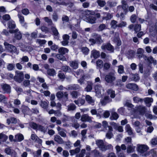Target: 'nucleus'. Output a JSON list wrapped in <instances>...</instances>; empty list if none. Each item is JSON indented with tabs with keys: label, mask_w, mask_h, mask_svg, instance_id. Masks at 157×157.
Segmentation results:
<instances>
[{
	"label": "nucleus",
	"mask_w": 157,
	"mask_h": 157,
	"mask_svg": "<svg viewBox=\"0 0 157 157\" xmlns=\"http://www.w3.org/2000/svg\"><path fill=\"white\" fill-rule=\"evenodd\" d=\"M105 79L107 83H112L115 80L116 77L114 73L110 72L105 75Z\"/></svg>",
	"instance_id": "nucleus-1"
},
{
	"label": "nucleus",
	"mask_w": 157,
	"mask_h": 157,
	"mask_svg": "<svg viewBox=\"0 0 157 157\" xmlns=\"http://www.w3.org/2000/svg\"><path fill=\"white\" fill-rule=\"evenodd\" d=\"M24 79V74L22 72L16 71L15 75L14 77V79L16 82H21Z\"/></svg>",
	"instance_id": "nucleus-2"
},
{
	"label": "nucleus",
	"mask_w": 157,
	"mask_h": 157,
	"mask_svg": "<svg viewBox=\"0 0 157 157\" xmlns=\"http://www.w3.org/2000/svg\"><path fill=\"white\" fill-rule=\"evenodd\" d=\"M9 32L11 33H14V37L16 40H19L22 38L21 33L18 29L13 30H10Z\"/></svg>",
	"instance_id": "nucleus-3"
},
{
	"label": "nucleus",
	"mask_w": 157,
	"mask_h": 157,
	"mask_svg": "<svg viewBox=\"0 0 157 157\" xmlns=\"http://www.w3.org/2000/svg\"><path fill=\"white\" fill-rule=\"evenodd\" d=\"M94 89L96 95L98 97H100L101 95V93L104 91V89L100 85H96L94 86Z\"/></svg>",
	"instance_id": "nucleus-4"
},
{
	"label": "nucleus",
	"mask_w": 157,
	"mask_h": 157,
	"mask_svg": "<svg viewBox=\"0 0 157 157\" xmlns=\"http://www.w3.org/2000/svg\"><path fill=\"white\" fill-rule=\"evenodd\" d=\"M137 146V151L141 153H144L148 149V147L144 144H138Z\"/></svg>",
	"instance_id": "nucleus-5"
},
{
	"label": "nucleus",
	"mask_w": 157,
	"mask_h": 157,
	"mask_svg": "<svg viewBox=\"0 0 157 157\" xmlns=\"http://www.w3.org/2000/svg\"><path fill=\"white\" fill-rule=\"evenodd\" d=\"M4 45L6 48L10 52H15L16 51V48L13 45L9 44L6 42L4 43Z\"/></svg>",
	"instance_id": "nucleus-6"
},
{
	"label": "nucleus",
	"mask_w": 157,
	"mask_h": 157,
	"mask_svg": "<svg viewBox=\"0 0 157 157\" xmlns=\"http://www.w3.org/2000/svg\"><path fill=\"white\" fill-rule=\"evenodd\" d=\"M81 120L82 122L87 121L90 123L92 121V117L86 114H84L81 116Z\"/></svg>",
	"instance_id": "nucleus-7"
},
{
	"label": "nucleus",
	"mask_w": 157,
	"mask_h": 157,
	"mask_svg": "<svg viewBox=\"0 0 157 157\" xmlns=\"http://www.w3.org/2000/svg\"><path fill=\"white\" fill-rule=\"evenodd\" d=\"M101 48L102 50L106 49L111 52H113L114 50L113 47L109 43L107 44H103L101 46Z\"/></svg>",
	"instance_id": "nucleus-8"
},
{
	"label": "nucleus",
	"mask_w": 157,
	"mask_h": 157,
	"mask_svg": "<svg viewBox=\"0 0 157 157\" xmlns=\"http://www.w3.org/2000/svg\"><path fill=\"white\" fill-rule=\"evenodd\" d=\"M57 129L58 132V134L61 136L63 137H66L67 136V135L65 132H66L65 129L62 128L59 126H58L57 128Z\"/></svg>",
	"instance_id": "nucleus-9"
},
{
	"label": "nucleus",
	"mask_w": 157,
	"mask_h": 157,
	"mask_svg": "<svg viewBox=\"0 0 157 157\" xmlns=\"http://www.w3.org/2000/svg\"><path fill=\"white\" fill-rule=\"evenodd\" d=\"M19 19V21L22 26L26 28L27 27V23L25 22L24 17L21 14H18L17 15Z\"/></svg>",
	"instance_id": "nucleus-10"
},
{
	"label": "nucleus",
	"mask_w": 157,
	"mask_h": 157,
	"mask_svg": "<svg viewBox=\"0 0 157 157\" xmlns=\"http://www.w3.org/2000/svg\"><path fill=\"white\" fill-rule=\"evenodd\" d=\"M93 37L95 39L96 43L98 44H101L103 41L101 38V36L97 34H94L93 35Z\"/></svg>",
	"instance_id": "nucleus-11"
},
{
	"label": "nucleus",
	"mask_w": 157,
	"mask_h": 157,
	"mask_svg": "<svg viewBox=\"0 0 157 157\" xmlns=\"http://www.w3.org/2000/svg\"><path fill=\"white\" fill-rule=\"evenodd\" d=\"M126 87L127 89L136 91L138 89V86L134 83H129L126 85Z\"/></svg>",
	"instance_id": "nucleus-12"
},
{
	"label": "nucleus",
	"mask_w": 157,
	"mask_h": 157,
	"mask_svg": "<svg viewBox=\"0 0 157 157\" xmlns=\"http://www.w3.org/2000/svg\"><path fill=\"white\" fill-rule=\"evenodd\" d=\"M2 88L5 93H10L11 92V87L7 84L2 85Z\"/></svg>",
	"instance_id": "nucleus-13"
},
{
	"label": "nucleus",
	"mask_w": 157,
	"mask_h": 157,
	"mask_svg": "<svg viewBox=\"0 0 157 157\" xmlns=\"http://www.w3.org/2000/svg\"><path fill=\"white\" fill-rule=\"evenodd\" d=\"M85 20L87 22L93 24L96 23V19L95 17L89 16L88 17H86V18Z\"/></svg>",
	"instance_id": "nucleus-14"
},
{
	"label": "nucleus",
	"mask_w": 157,
	"mask_h": 157,
	"mask_svg": "<svg viewBox=\"0 0 157 157\" xmlns=\"http://www.w3.org/2000/svg\"><path fill=\"white\" fill-rule=\"evenodd\" d=\"M114 41L116 43L117 46H120L121 44V42L119 38V34L118 33H116L113 39Z\"/></svg>",
	"instance_id": "nucleus-15"
},
{
	"label": "nucleus",
	"mask_w": 157,
	"mask_h": 157,
	"mask_svg": "<svg viewBox=\"0 0 157 157\" xmlns=\"http://www.w3.org/2000/svg\"><path fill=\"white\" fill-rule=\"evenodd\" d=\"M4 152L7 155H12L16 154L15 151L14 150L12 149L11 147H10L6 148L5 149Z\"/></svg>",
	"instance_id": "nucleus-16"
},
{
	"label": "nucleus",
	"mask_w": 157,
	"mask_h": 157,
	"mask_svg": "<svg viewBox=\"0 0 157 157\" xmlns=\"http://www.w3.org/2000/svg\"><path fill=\"white\" fill-rule=\"evenodd\" d=\"M40 105L42 108L45 109L46 111H48L49 104L47 101L41 100L40 101Z\"/></svg>",
	"instance_id": "nucleus-17"
},
{
	"label": "nucleus",
	"mask_w": 157,
	"mask_h": 157,
	"mask_svg": "<svg viewBox=\"0 0 157 157\" xmlns=\"http://www.w3.org/2000/svg\"><path fill=\"white\" fill-rule=\"evenodd\" d=\"M54 140L58 144H62L64 143L63 139L60 136L58 135H56L54 136Z\"/></svg>",
	"instance_id": "nucleus-18"
},
{
	"label": "nucleus",
	"mask_w": 157,
	"mask_h": 157,
	"mask_svg": "<svg viewBox=\"0 0 157 157\" xmlns=\"http://www.w3.org/2000/svg\"><path fill=\"white\" fill-rule=\"evenodd\" d=\"M85 99L88 103L92 105H94L95 101L89 95H86V96Z\"/></svg>",
	"instance_id": "nucleus-19"
},
{
	"label": "nucleus",
	"mask_w": 157,
	"mask_h": 157,
	"mask_svg": "<svg viewBox=\"0 0 157 157\" xmlns=\"http://www.w3.org/2000/svg\"><path fill=\"white\" fill-rule=\"evenodd\" d=\"M100 53L99 51L94 49L91 52V57L93 56L94 58L96 59L99 56Z\"/></svg>",
	"instance_id": "nucleus-20"
},
{
	"label": "nucleus",
	"mask_w": 157,
	"mask_h": 157,
	"mask_svg": "<svg viewBox=\"0 0 157 157\" xmlns=\"http://www.w3.org/2000/svg\"><path fill=\"white\" fill-rule=\"evenodd\" d=\"M144 101L146 104V105L150 107L151 105V103L153 101V99L152 98H146L144 99Z\"/></svg>",
	"instance_id": "nucleus-21"
},
{
	"label": "nucleus",
	"mask_w": 157,
	"mask_h": 157,
	"mask_svg": "<svg viewBox=\"0 0 157 157\" xmlns=\"http://www.w3.org/2000/svg\"><path fill=\"white\" fill-rule=\"evenodd\" d=\"M82 14L85 16H90V15H94L95 14V12L92 10H85L84 11H82Z\"/></svg>",
	"instance_id": "nucleus-22"
},
{
	"label": "nucleus",
	"mask_w": 157,
	"mask_h": 157,
	"mask_svg": "<svg viewBox=\"0 0 157 157\" xmlns=\"http://www.w3.org/2000/svg\"><path fill=\"white\" fill-rule=\"evenodd\" d=\"M96 144L99 147V148H100L101 149L102 151L103 148V147L104 145L103 141L102 140H97L96 141Z\"/></svg>",
	"instance_id": "nucleus-23"
},
{
	"label": "nucleus",
	"mask_w": 157,
	"mask_h": 157,
	"mask_svg": "<svg viewBox=\"0 0 157 157\" xmlns=\"http://www.w3.org/2000/svg\"><path fill=\"white\" fill-rule=\"evenodd\" d=\"M6 121L8 125H9L11 123L14 124L16 123L17 122V120L16 118L13 117H11L9 119H7Z\"/></svg>",
	"instance_id": "nucleus-24"
},
{
	"label": "nucleus",
	"mask_w": 157,
	"mask_h": 157,
	"mask_svg": "<svg viewBox=\"0 0 157 157\" xmlns=\"http://www.w3.org/2000/svg\"><path fill=\"white\" fill-rule=\"evenodd\" d=\"M80 88V86L77 84H72L69 85L68 88L67 89V90H77Z\"/></svg>",
	"instance_id": "nucleus-25"
},
{
	"label": "nucleus",
	"mask_w": 157,
	"mask_h": 157,
	"mask_svg": "<svg viewBox=\"0 0 157 157\" xmlns=\"http://www.w3.org/2000/svg\"><path fill=\"white\" fill-rule=\"evenodd\" d=\"M47 74L49 76H53L56 75V73L54 69L51 68L47 70Z\"/></svg>",
	"instance_id": "nucleus-26"
},
{
	"label": "nucleus",
	"mask_w": 157,
	"mask_h": 157,
	"mask_svg": "<svg viewBox=\"0 0 157 157\" xmlns=\"http://www.w3.org/2000/svg\"><path fill=\"white\" fill-rule=\"evenodd\" d=\"M67 107L68 111H74L76 107V105L73 103H70L67 106Z\"/></svg>",
	"instance_id": "nucleus-27"
},
{
	"label": "nucleus",
	"mask_w": 157,
	"mask_h": 157,
	"mask_svg": "<svg viewBox=\"0 0 157 157\" xmlns=\"http://www.w3.org/2000/svg\"><path fill=\"white\" fill-rule=\"evenodd\" d=\"M92 83L90 82H87V86L85 88V90L87 92L90 91L92 89Z\"/></svg>",
	"instance_id": "nucleus-28"
},
{
	"label": "nucleus",
	"mask_w": 157,
	"mask_h": 157,
	"mask_svg": "<svg viewBox=\"0 0 157 157\" xmlns=\"http://www.w3.org/2000/svg\"><path fill=\"white\" fill-rule=\"evenodd\" d=\"M68 50L67 48L61 47L58 49L59 52L62 54L64 55L65 53H68Z\"/></svg>",
	"instance_id": "nucleus-29"
},
{
	"label": "nucleus",
	"mask_w": 157,
	"mask_h": 157,
	"mask_svg": "<svg viewBox=\"0 0 157 157\" xmlns=\"http://www.w3.org/2000/svg\"><path fill=\"white\" fill-rule=\"evenodd\" d=\"M144 52V50L142 48H139L138 49L137 54L138 55V57L139 58L142 57Z\"/></svg>",
	"instance_id": "nucleus-30"
},
{
	"label": "nucleus",
	"mask_w": 157,
	"mask_h": 157,
	"mask_svg": "<svg viewBox=\"0 0 157 157\" xmlns=\"http://www.w3.org/2000/svg\"><path fill=\"white\" fill-rule=\"evenodd\" d=\"M118 117V115L117 113L115 112H113L111 113V116L110 117V119L111 120H116Z\"/></svg>",
	"instance_id": "nucleus-31"
},
{
	"label": "nucleus",
	"mask_w": 157,
	"mask_h": 157,
	"mask_svg": "<svg viewBox=\"0 0 157 157\" xmlns=\"http://www.w3.org/2000/svg\"><path fill=\"white\" fill-rule=\"evenodd\" d=\"M8 26L10 29H13L15 28L16 25L14 21H10L8 22Z\"/></svg>",
	"instance_id": "nucleus-32"
},
{
	"label": "nucleus",
	"mask_w": 157,
	"mask_h": 157,
	"mask_svg": "<svg viewBox=\"0 0 157 157\" xmlns=\"http://www.w3.org/2000/svg\"><path fill=\"white\" fill-rule=\"evenodd\" d=\"M125 130L129 135H131L132 134V131L129 125L128 124L126 125Z\"/></svg>",
	"instance_id": "nucleus-33"
},
{
	"label": "nucleus",
	"mask_w": 157,
	"mask_h": 157,
	"mask_svg": "<svg viewBox=\"0 0 157 157\" xmlns=\"http://www.w3.org/2000/svg\"><path fill=\"white\" fill-rule=\"evenodd\" d=\"M135 147L132 145H129L127 147V152L128 153H130L133 152L135 151Z\"/></svg>",
	"instance_id": "nucleus-34"
},
{
	"label": "nucleus",
	"mask_w": 157,
	"mask_h": 157,
	"mask_svg": "<svg viewBox=\"0 0 157 157\" xmlns=\"http://www.w3.org/2000/svg\"><path fill=\"white\" fill-rule=\"evenodd\" d=\"M138 109L141 114H144L146 110V108L144 106H139L138 107Z\"/></svg>",
	"instance_id": "nucleus-35"
},
{
	"label": "nucleus",
	"mask_w": 157,
	"mask_h": 157,
	"mask_svg": "<svg viewBox=\"0 0 157 157\" xmlns=\"http://www.w3.org/2000/svg\"><path fill=\"white\" fill-rule=\"evenodd\" d=\"M39 130L41 132L45 133L47 131V128L39 124L36 130Z\"/></svg>",
	"instance_id": "nucleus-36"
},
{
	"label": "nucleus",
	"mask_w": 157,
	"mask_h": 157,
	"mask_svg": "<svg viewBox=\"0 0 157 157\" xmlns=\"http://www.w3.org/2000/svg\"><path fill=\"white\" fill-rule=\"evenodd\" d=\"M107 93L108 95H110L111 98H114L115 96V91L112 89L108 90L107 91Z\"/></svg>",
	"instance_id": "nucleus-37"
},
{
	"label": "nucleus",
	"mask_w": 157,
	"mask_h": 157,
	"mask_svg": "<svg viewBox=\"0 0 157 157\" xmlns=\"http://www.w3.org/2000/svg\"><path fill=\"white\" fill-rule=\"evenodd\" d=\"M8 136L3 133H0V140L3 142H6L8 139Z\"/></svg>",
	"instance_id": "nucleus-38"
},
{
	"label": "nucleus",
	"mask_w": 157,
	"mask_h": 157,
	"mask_svg": "<svg viewBox=\"0 0 157 157\" xmlns=\"http://www.w3.org/2000/svg\"><path fill=\"white\" fill-rule=\"evenodd\" d=\"M16 140L21 141L24 139L23 136L21 134H17L15 136Z\"/></svg>",
	"instance_id": "nucleus-39"
},
{
	"label": "nucleus",
	"mask_w": 157,
	"mask_h": 157,
	"mask_svg": "<svg viewBox=\"0 0 157 157\" xmlns=\"http://www.w3.org/2000/svg\"><path fill=\"white\" fill-rule=\"evenodd\" d=\"M133 100L134 102L138 103H142L144 101V99L140 98L138 97H135L133 98Z\"/></svg>",
	"instance_id": "nucleus-40"
},
{
	"label": "nucleus",
	"mask_w": 157,
	"mask_h": 157,
	"mask_svg": "<svg viewBox=\"0 0 157 157\" xmlns=\"http://www.w3.org/2000/svg\"><path fill=\"white\" fill-rule=\"evenodd\" d=\"M131 77H132V80L134 81H137L140 79L138 75L137 74H132Z\"/></svg>",
	"instance_id": "nucleus-41"
},
{
	"label": "nucleus",
	"mask_w": 157,
	"mask_h": 157,
	"mask_svg": "<svg viewBox=\"0 0 157 157\" xmlns=\"http://www.w3.org/2000/svg\"><path fill=\"white\" fill-rule=\"evenodd\" d=\"M39 124H37L34 122H31L29 123L30 126L34 129L37 130Z\"/></svg>",
	"instance_id": "nucleus-42"
},
{
	"label": "nucleus",
	"mask_w": 157,
	"mask_h": 157,
	"mask_svg": "<svg viewBox=\"0 0 157 157\" xmlns=\"http://www.w3.org/2000/svg\"><path fill=\"white\" fill-rule=\"evenodd\" d=\"M117 22L116 21L113 20L111 21L110 25L111 27L113 29H115L118 27V25L117 24Z\"/></svg>",
	"instance_id": "nucleus-43"
},
{
	"label": "nucleus",
	"mask_w": 157,
	"mask_h": 157,
	"mask_svg": "<svg viewBox=\"0 0 157 157\" xmlns=\"http://www.w3.org/2000/svg\"><path fill=\"white\" fill-rule=\"evenodd\" d=\"M56 58L59 59L60 60H62L63 61H66V58L65 57L63 56V54H58L56 55Z\"/></svg>",
	"instance_id": "nucleus-44"
},
{
	"label": "nucleus",
	"mask_w": 157,
	"mask_h": 157,
	"mask_svg": "<svg viewBox=\"0 0 157 157\" xmlns=\"http://www.w3.org/2000/svg\"><path fill=\"white\" fill-rule=\"evenodd\" d=\"M70 66L74 69H77L78 67V63L76 61L70 62Z\"/></svg>",
	"instance_id": "nucleus-45"
},
{
	"label": "nucleus",
	"mask_w": 157,
	"mask_h": 157,
	"mask_svg": "<svg viewBox=\"0 0 157 157\" xmlns=\"http://www.w3.org/2000/svg\"><path fill=\"white\" fill-rule=\"evenodd\" d=\"M90 112L92 115H96L97 117L100 118L101 116L99 113H97L96 109H93L90 110Z\"/></svg>",
	"instance_id": "nucleus-46"
},
{
	"label": "nucleus",
	"mask_w": 157,
	"mask_h": 157,
	"mask_svg": "<svg viewBox=\"0 0 157 157\" xmlns=\"http://www.w3.org/2000/svg\"><path fill=\"white\" fill-rule=\"evenodd\" d=\"M96 63L97 66L100 68H101L103 66V62L101 59H98Z\"/></svg>",
	"instance_id": "nucleus-47"
},
{
	"label": "nucleus",
	"mask_w": 157,
	"mask_h": 157,
	"mask_svg": "<svg viewBox=\"0 0 157 157\" xmlns=\"http://www.w3.org/2000/svg\"><path fill=\"white\" fill-rule=\"evenodd\" d=\"M122 8L124 10H125L128 8V5L126 2L124 0H122L121 1Z\"/></svg>",
	"instance_id": "nucleus-48"
},
{
	"label": "nucleus",
	"mask_w": 157,
	"mask_h": 157,
	"mask_svg": "<svg viewBox=\"0 0 157 157\" xmlns=\"http://www.w3.org/2000/svg\"><path fill=\"white\" fill-rule=\"evenodd\" d=\"M117 71L119 74L123 73L124 72V66L122 65H120L118 66Z\"/></svg>",
	"instance_id": "nucleus-49"
},
{
	"label": "nucleus",
	"mask_w": 157,
	"mask_h": 157,
	"mask_svg": "<svg viewBox=\"0 0 157 157\" xmlns=\"http://www.w3.org/2000/svg\"><path fill=\"white\" fill-rule=\"evenodd\" d=\"M51 29L54 35L56 36H58L59 33L56 28L52 26L51 27Z\"/></svg>",
	"instance_id": "nucleus-50"
},
{
	"label": "nucleus",
	"mask_w": 157,
	"mask_h": 157,
	"mask_svg": "<svg viewBox=\"0 0 157 157\" xmlns=\"http://www.w3.org/2000/svg\"><path fill=\"white\" fill-rule=\"evenodd\" d=\"M14 64L13 63H8L7 65V69L9 71H12L14 68Z\"/></svg>",
	"instance_id": "nucleus-51"
},
{
	"label": "nucleus",
	"mask_w": 157,
	"mask_h": 157,
	"mask_svg": "<svg viewBox=\"0 0 157 157\" xmlns=\"http://www.w3.org/2000/svg\"><path fill=\"white\" fill-rule=\"evenodd\" d=\"M44 20L47 22L49 25H52L53 24L52 21L51 19H49L47 17H44Z\"/></svg>",
	"instance_id": "nucleus-52"
},
{
	"label": "nucleus",
	"mask_w": 157,
	"mask_h": 157,
	"mask_svg": "<svg viewBox=\"0 0 157 157\" xmlns=\"http://www.w3.org/2000/svg\"><path fill=\"white\" fill-rule=\"evenodd\" d=\"M92 153L94 154V156L95 157H99L101 156V154L96 149L92 151Z\"/></svg>",
	"instance_id": "nucleus-53"
},
{
	"label": "nucleus",
	"mask_w": 157,
	"mask_h": 157,
	"mask_svg": "<svg viewBox=\"0 0 157 157\" xmlns=\"http://www.w3.org/2000/svg\"><path fill=\"white\" fill-rule=\"evenodd\" d=\"M85 152V149H82L81 150L80 153L76 155V157H84Z\"/></svg>",
	"instance_id": "nucleus-54"
},
{
	"label": "nucleus",
	"mask_w": 157,
	"mask_h": 157,
	"mask_svg": "<svg viewBox=\"0 0 157 157\" xmlns=\"http://www.w3.org/2000/svg\"><path fill=\"white\" fill-rule=\"evenodd\" d=\"M97 2L98 5L101 7H103L106 4L105 1L101 0H98L97 1Z\"/></svg>",
	"instance_id": "nucleus-55"
},
{
	"label": "nucleus",
	"mask_w": 157,
	"mask_h": 157,
	"mask_svg": "<svg viewBox=\"0 0 157 157\" xmlns=\"http://www.w3.org/2000/svg\"><path fill=\"white\" fill-rule=\"evenodd\" d=\"M86 76L85 75H83L81 78L78 80V82L81 84L82 85L84 83V81L85 79Z\"/></svg>",
	"instance_id": "nucleus-56"
},
{
	"label": "nucleus",
	"mask_w": 157,
	"mask_h": 157,
	"mask_svg": "<svg viewBox=\"0 0 157 157\" xmlns=\"http://www.w3.org/2000/svg\"><path fill=\"white\" fill-rule=\"evenodd\" d=\"M81 50L83 53L85 55L88 54L89 51V49L86 47H82Z\"/></svg>",
	"instance_id": "nucleus-57"
},
{
	"label": "nucleus",
	"mask_w": 157,
	"mask_h": 157,
	"mask_svg": "<svg viewBox=\"0 0 157 157\" xmlns=\"http://www.w3.org/2000/svg\"><path fill=\"white\" fill-rule=\"evenodd\" d=\"M78 135V133L77 132L74 130L71 131V133H70V136H72L74 138L76 137Z\"/></svg>",
	"instance_id": "nucleus-58"
},
{
	"label": "nucleus",
	"mask_w": 157,
	"mask_h": 157,
	"mask_svg": "<svg viewBox=\"0 0 157 157\" xmlns=\"http://www.w3.org/2000/svg\"><path fill=\"white\" fill-rule=\"evenodd\" d=\"M141 29V25H140L137 24L134 27V30L136 33L139 32Z\"/></svg>",
	"instance_id": "nucleus-59"
},
{
	"label": "nucleus",
	"mask_w": 157,
	"mask_h": 157,
	"mask_svg": "<svg viewBox=\"0 0 157 157\" xmlns=\"http://www.w3.org/2000/svg\"><path fill=\"white\" fill-rule=\"evenodd\" d=\"M106 26L104 24H101L99 26L98 30V31H101L105 29Z\"/></svg>",
	"instance_id": "nucleus-60"
},
{
	"label": "nucleus",
	"mask_w": 157,
	"mask_h": 157,
	"mask_svg": "<svg viewBox=\"0 0 157 157\" xmlns=\"http://www.w3.org/2000/svg\"><path fill=\"white\" fill-rule=\"evenodd\" d=\"M31 139L33 140L37 141L39 140H40L38 137L35 134H32L31 135Z\"/></svg>",
	"instance_id": "nucleus-61"
},
{
	"label": "nucleus",
	"mask_w": 157,
	"mask_h": 157,
	"mask_svg": "<svg viewBox=\"0 0 157 157\" xmlns=\"http://www.w3.org/2000/svg\"><path fill=\"white\" fill-rule=\"evenodd\" d=\"M71 95L73 98H76L78 95V93L76 91H73L71 93Z\"/></svg>",
	"instance_id": "nucleus-62"
},
{
	"label": "nucleus",
	"mask_w": 157,
	"mask_h": 157,
	"mask_svg": "<svg viewBox=\"0 0 157 157\" xmlns=\"http://www.w3.org/2000/svg\"><path fill=\"white\" fill-rule=\"evenodd\" d=\"M63 96V93L61 91H59L56 94V96L58 98L61 99Z\"/></svg>",
	"instance_id": "nucleus-63"
},
{
	"label": "nucleus",
	"mask_w": 157,
	"mask_h": 157,
	"mask_svg": "<svg viewBox=\"0 0 157 157\" xmlns=\"http://www.w3.org/2000/svg\"><path fill=\"white\" fill-rule=\"evenodd\" d=\"M40 29L43 32H44L45 33H47L49 32V29L46 27L43 26L40 27Z\"/></svg>",
	"instance_id": "nucleus-64"
}]
</instances>
